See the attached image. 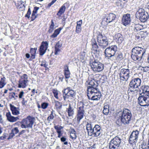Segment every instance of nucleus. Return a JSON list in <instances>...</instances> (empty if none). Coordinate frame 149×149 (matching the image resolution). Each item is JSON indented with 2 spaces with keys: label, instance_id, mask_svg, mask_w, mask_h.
<instances>
[{
  "label": "nucleus",
  "instance_id": "nucleus-1",
  "mask_svg": "<svg viewBox=\"0 0 149 149\" xmlns=\"http://www.w3.org/2000/svg\"><path fill=\"white\" fill-rule=\"evenodd\" d=\"M92 86H88L87 89V96L89 100H99L101 96V93L98 89Z\"/></svg>",
  "mask_w": 149,
  "mask_h": 149
},
{
  "label": "nucleus",
  "instance_id": "nucleus-2",
  "mask_svg": "<svg viewBox=\"0 0 149 149\" xmlns=\"http://www.w3.org/2000/svg\"><path fill=\"white\" fill-rule=\"evenodd\" d=\"M86 130L89 136L93 137L99 136L101 132V127L98 125H95L93 128L92 125L87 123L86 124Z\"/></svg>",
  "mask_w": 149,
  "mask_h": 149
},
{
  "label": "nucleus",
  "instance_id": "nucleus-3",
  "mask_svg": "<svg viewBox=\"0 0 149 149\" xmlns=\"http://www.w3.org/2000/svg\"><path fill=\"white\" fill-rule=\"evenodd\" d=\"M133 54L131 55L132 59L134 61L141 60L146 52V49L138 47H135L132 49Z\"/></svg>",
  "mask_w": 149,
  "mask_h": 149
},
{
  "label": "nucleus",
  "instance_id": "nucleus-4",
  "mask_svg": "<svg viewBox=\"0 0 149 149\" xmlns=\"http://www.w3.org/2000/svg\"><path fill=\"white\" fill-rule=\"evenodd\" d=\"M62 92L64 101H66L68 99V101L70 102L69 100L72 101L75 98L76 93L70 87L64 88L62 91Z\"/></svg>",
  "mask_w": 149,
  "mask_h": 149
},
{
  "label": "nucleus",
  "instance_id": "nucleus-5",
  "mask_svg": "<svg viewBox=\"0 0 149 149\" xmlns=\"http://www.w3.org/2000/svg\"><path fill=\"white\" fill-rule=\"evenodd\" d=\"M132 114L130 111L127 109H123L120 116L121 122L124 125L128 124L130 121Z\"/></svg>",
  "mask_w": 149,
  "mask_h": 149
},
{
  "label": "nucleus",
  "instance_id": "nucleus-6",
  "mask_svg": "<svg viewBox=\"0 0 149 149\" xmlns=\"http://www.w3.org/2000/svg\"><path fill=\"white\" fill-rule=\"evenodd\" d=\"M35 120L34 117L30 116H29L26 118H23L20 122L21 127L22 128H32Z\"/></svg>",
  "mask_w": 149,
  "mask_h": 149
},
{
  "label": "nucleus",
  "instance_id": "nucleus-7",
  "mask_svg": "<svg viewBox=\"0 0 149 149\" xmlns=\"http://www.w3.org/2000/svg\"><path fill=\"white\" fill-rule=\"evenodd\" d=\"M84 106V104L83 102L80 101L77 103L76 118H77V121L78 123H79L81 120L85 116Z\"/></svg>",
  "mask_w": 149,
  "mask_h": 149
},
{
  "label": "nucleus",
  "instance_id": "nucleus-8",
  "mask_svg": "<svg viewBox=\"0 0 149 149\" xmlns=\"http://www.w3.org/2000/svg\"><path fill=\"white\" fill-rule=\"evenodd\" d=\"M89 63L91 69L94 72H99L102 71L104 69V65L95 59L90 60Z\"/></svg>",
  "mask_w": 149,
  "mask_h": 149
},
{
  "label": "nucleus",
  "instance_id": "nucleus-9",
  "mask_svg": "<svg viewBox=\"0 0 149 149\" xmlns=\"http://www.w3.org/2000/svg\"><path fill=\"white\" fill-rule=\"evenodd\" d=\"M136 17L142 22H146L148 18V14L143 8L139 9L135 14Z\"/></svg>",
  "mask_w": 149,
  "mask_h": 149
},
{
  "label": "nucleus",
  "instance_id": "nucleus-10",
  "mask_svg": "<svg viewBox=\"0 0 149 149\" xmlns=\"http://www.w3.org/2000/svg\"><path fill=\"white\" fill-rule=\"evenodd\" d=\"M119 74L120 83L127 81L130 76V71L128 69H121Z\"/></svg>",
  "mask_w": 149,
  "mask_h": 149
},
{
  "label": "nucleus",
  "instance_id": "nucleus-11",
  "mask_svg": "<svg viewBox=\"0 0 149 149\" xmlns=\"http://www.w3.org/2000/svg\"><path fill=\"white\" fill-rule=\"evenodd\" d=\"M118 47L116 45L107 47L105 50L104 54L106 57L108 58L113 56L117 51Z\"/></svg>",
  "mask_w": 149,
  "mask_h": 149
},
{
  "label": "nucleus",
  "instance_id": "nucleus-12",
  "mask_svg": "<svg viewBox=\"0 0 149 149\" xmlns=\"http://www.w3.org/2000/svg\"><path fill=\"white\" fill-rule=\"evenodd\" d=\"M28 76L26 74L21 76L18 81V87L23 88H26L28 82Z\"/></svg>",
  "mask_w": 149,
  "mask_h": 149
},
{
  "label": "nucleus",
  "instance_id": "nucleus-13",
  "mask_svg": "<svg viewBox=\"0 0 149 149\" xmlns=\"http://www.w3.org/2000/svg\"><path fill=\"white\" fill-rule=\"evenodd\" d=\"M139 131L137 130L133 131L131 133L129 139V142L130 144L135 145L137 142Z\"/></svg>",
  "mask_w": 149,
  "mask_h": 149
},
{
  "label": "nucleus",
  "instance_id": "nucleus-14",
  "mask_svg": "<svg viewBox=\"0 0 149 149\" xmlns=\"http://www.w3.org/2000/svg\"><path fill=\"white\" fill-rule=\"evenodd\" d=\"M141 83V80L139 78H134L131 81L129 86L130 88H136L140 86Z\"/></svg>",
  "mask_w": 149,
  "mask_h": 149
},
{
  "label": "nucleus",
  "instance_id": "nucleus-15",
  "mask_svg": "<svg viewBox=\"0 0 149 149\" xmlns=\"http://www.w3.org/2000/svg\"><path fill=\"white\" fill-rule=\"evenodd\" d=\"M48 43L47 41H43L42 42L39 49L40 55H43L46 52L48 48Z\"/></svg>",
  "mask_w": 149,
  "mask_h": 149
},
{
  "label": "nucleus",
  "instance_id": "nucleus-16",
  "mask_svg": "<svg viewBox=\"0 0 149 149\" xmlns=\"http://www.w3.org/2000/svg\"><path fill=\"white\" fill-rule=\"evenodd\" d=\"M92 48L91 49L92 52L94 54L98 53L100 52L99 47L98 46L95 39L93 38L91 40Z\"/></svg>",
  "mask_w": 149,
  "mask_h": 149
},
{
  "label": "nucleus",
  "instance_id": "nucleus-17",
  "mask_svg": "<svg viewBox=\"0 0 149 149\" xmlns=\"http://www.w3.org/2000/svg\"><path fill=\"white\" fill-rule=\"evenodd\" d=\"M131 21L130 15L129 14L124 15L122 19V24L125 26H126L129 24Z\"/></svg>",
  "mask_w": 149,
  "mask_h": 149
},
{
  "label": "nucleus",
  "instance_id": "nucleus-18",
  "mask_svg": "<svg viewBox=\"0 0 149 149\" xmlns=\"http://www.w3.org/2000/svg\"><path fill=\"white\" fill-rule=\"evenodd\" d=\"M97 41L99 46L104 48L108 44V40L107 38L103 39V38H97Z\"/></svg>",
  "mask_w": 149,
  "mask_h": 149
},
{
  "label": "nucleus",
  "instance_id": "nucleus-19",
  "mask_svg": "<svg viewBox=\"0 0 149 149\" xmlns=\"http://www.w3.org/2000/svg\"><path fill=\"white\" fill-rule=\"evenodd\" d=\"M63 72L65 80L67 82H68V79L70 77L71 73L67 65H65Z\"/></svg>",
  "mask_w": 149,
  "mask_h": 149
},
{
  "label": "nucleus",
  "instance_id": "nucleus-20",
  "mask_svg": "<svg viewBox=\"0 0 149 149\" xmlns=\"http://www.w3.org/2000/svg\"><path fill=\"white\" fill-rule=\"evenodd\" d=\"M6 116L7 117V120L9 122H14L16 121L19 119L18 117H14L11 115L10 112L9 111L6 113Z\"/></svg>",
  "mask_w": 149,
  "mask_h": 149
},
{
  "label": "nucleus",
  "instance_id": "nucleus-21",
  "mask_svg": "<svg viewBox=\"0 0 149 149\" xmlns=\"http://www.w3.org/2000/svg\"><path fill=\"white\" fill-rule=\"evenodd\" d=\"M65 111L67 113L68 117H73L74 114V109L71 106L70 104L68 107L66 108Z\"/></svg>",
  "mask_w": 149,
  "mask_h": 149
},
{
  "label": "nucleus",
  "instance_id": "nucleus-22",
  "mask_svg": "<svg viewBox=\"0 0 149 149\" xmlns=\"http://www.w3.org/2000/svg\"><path fill=\"white\" fill-rule=\"evenodd\" d=\"M10 107L13 115L17 116L19 114V109L18 107H16L11 104H10Z\"/></svg>",
  "mask_w": 149,
  "mask_h": 149
},
{
  "label": "nucleus",
  "instance_id": "nucleus-23",
  "mask_svg": "<svg viewBox=\"0 0 149 149\" xmlns=\"http://www.w3.org/2000/svg\"><path fill=\"white\" fill-rule=\"evenodd\" d=\"M62 45V42L60 41H58L55 44L54 46L55 51L54 53L55 55L58 54V53L61 52Z\"/></svg>",
  "mask_w": 149,
  "mask_h": 149
},
{
  "label": "nucleus",
  "instance_id": "nucleus-24",
  "mask_svg": "<svg viewBox=\"0 0 149 149\" xmlns=\"http://www.w3.org/2000/svg\"><path fill=\"white\" fill-rule=\"evenodd\" d=\"M116 16L113 13H111L109 14L106 18V22L108 23L114 21L115 22Z\"/></svg>",
  "mask_w": 149,
  "mask_h": 149
},
{
  "label": "nucleus",
  "instance_id": "nucleus-25",
  "mask_svg": "<svg viewBox=\"0 0 149 149\" xmlns=\"http://www.w3.org/2000/svg\"><path fill=\"white\" fill-rule=\"evenodd\" d=\"M54 128L56 130V132L58 134L57 137L60 138L63 135V133L62 132L61 129L63 128V127L61 126L56 125L54 126Z\"/></svg>",
  "mask_w": 149,
  "mask_h": 149
},
{
  "label": "nucleus",
  "instance_id": "nucleus-26",
  "mask_svg": "<svg viewBox=\"0 0 149 149\" xmlns=\"http://www.w3.org/2000/svg\"><path fill=\"white\" fill-rule=\"evenodd\" d=\"M142 90L143 95H149V86H148L142 85L141 88Z\"/></svg>",
  "mask_w": 149,
  "mask_h": 149
},
{
  "label": "nucleus",
  "instance_id": "nucleus-27",
  "mask_svg": "<svg viewBox=\"0 0 149 149\" xmlns=\"http://www.w3.org/2000/svg\"><path fill=\"white\" fill-rule=\"evenodd\" d=\"M110 142L116 144V145L120 146L121 142V139L118 136H116L112 139Z\"/></svg>",
  "mask_w": 149,
  "mask_h": 149
},
{
  "label": "nucleus",
  "instance_id": "nucleus-28",
  "mask_svg": "<svg viewBox=\"0 0 149 149\" xmlns=\"http://www.w3.org/2000/svg\"><path fill=\"white\" fill-rule=\"evenodd\" d=\"M54 105L55 108L56 110L58 111V112L59 111V110L60 111V110L62 108V103L58 101L54 100Z\"/></svg>",
  "mask_w": 149,
  "mask_h": 149
},
{
  "label": "nucleus",
  "instance_id": "nucleus-29",
  "mask_svg": "<svg viewBox=\"0 0 149 149\" xmlns=\"http://www.w3.org/2000/svg\"><path fill=\"white\" fill-rule=\"evenodd\" d=\"M70 137L72 140H75L77 137L76 132L74 129L73 128H71L70 132Z\"/></svg>",
  "mask_w": 149,
  "mask_h": 149
},
{
  "label": "nucleus",
  "instance_id": "nucleus-30",
  "mask_svg": "<svg viewBox=\"0 0 149 149\" xmlns=\"http://www.w3.org/2000/svg\"><path fill=\"white\" fill-rule=\"evenodd\" d=\"M37 50V48H31L30 53L31 55V60H33L35 58V55Z\"/></svg>",
  "mask_w": 149,
  "mask_h": 149
},
{
  "label": "nucleus",
  "instance_id": "nucleus-31",
  "mask_svg": "<svg viewBox=\"0 0 149 149\" xmlns=\"http://www.w3.org/2000/svg\"><path fill=\"white\" fill-rule=\"evenodd\" d=\"M139 147V149H149V138L148 139L147 145H146V143L143 142Z\"/></svg>",
  "mask_w": 149,
  "mask_h": 149
},
{
  "label": "nucleus",
  "instance_id": "nucleus-32",
  "mask_svg": "<svg viewBox=\"0 0 149 149\" xmlns=\"http://www.w3.org/2000/svg\"><path fill=\"white\" fill-rule=\"evenodd\" d=\"M6 84V78L4 76L1 78L0 80V88H3Z\"/></svg>",
  "mask_w": 149,
  "mask_h": 149
},
{
  "label": "nucleus",
  "instance_id": "nucleus-33",
  "mask_svg": "<svg viewBox=\"0 0 149 149\" xmlns=\"http://www.w3.org/2000/svg\"><path fill=\"white\" fill-rule=\"evenodd\" d=\"M62 29V28L60 27L55 30L53 34L51 35V37H56L59 34Z\"/></svg>",
  "mask_w": 149,
  "mask_h": 149
},
{
  "label": "nucleus",
  "instance_id": "nucleus-34",
  "mask_svg": "<svg viewBox=\"0 0 149 149\" xmlns=\"http://www.w3.org/2000/svg\"><path fill=\"white\" fill-rule=\"evenodd\" d=\"M109 111V106L107 104L104 106L103 113L104 115H107Z\"/></svg>",
  "mask_w": 149,
  "mask_h": 149
},
{
  "label": "nucleus",
  "instance_id": "nucleus-35",
  "mask_svg": "<svg viewBox=\"0 0 149 149\" xmlns=\"http://www.w3.org/2000/svg\"><path fill=\"white\" fill-rule=\"evenodd\" d=\"M123 59V54L121 52H119L117 53L116 57V60L117 61H120Z\"/></svg>",
  "mask_w": 149,
  "mask_h": 149
},
{
  "label": "nucleus",
  "instance_id": "nucleus-36",
  "mask_svg": "<svg viewBox=\"0 0 149 149\" xmlns=\"http://www.w3.org/2000/svg\"><path fill=\"white\" fill-rule=\"evenodd\" d=\"M52 91L54 94V97L57 100H61V99H60L58 97V94L59 91L56 89H52Z\"/></svg>",
  "mask_w": 149,
  "mask_h": 149
},
{
  "label": "nucleus",
  "instance_id": "nucleus-37",
  "mask_svg": "<svg viewBox=\"0 0 149 149\" xmlns=\"http://www.w3.org/2000/svg\"><path fill=\"white\" fill-rule=\"evenodd\" d=\"M19 132V130L18 129V128L17 127H15L13 129L11 130V132L10 133V136L12 137H13L15 134H16L18 133Z\"/></svg>",
  "mask_w": 149,
  "mask_h": 149
},
{
  "label": "nucleus",
  "instance_id": "nucleus-38",
  "mask_svg": "<svg viewBox=\"0 0 149 149\" xmlns=\"http://www.w3.org/2000/svg\"><path fill=\"white\" fill-rule=\"evenodd\" d=\"M120 146L110 142L109 143V148L110 149H119Z\"/></svg>",
  "mask_w": 149,
  "mask_h": 149
},
{
  "label": "nucleus",
  "instance_id": "nucleus-39",
  "mask_svg": "<svg viewBox=\"0 0 149 149\" xmlns=\"http://www.w3.org/2000/svg\"><path fill=\"white\" fill-rule=\"evenodd\" d=\"M18 97L17 95H16L15 93L14 92H11L9 93L8 98L10 99H14V100H15Z\"/></svg>",
  "mask_w": 149,
  "mask_h": 149
},
{
  "label": "nucleus",
  "instance_id": "nucleus-40",
  "mask_svg": "<svg viewBox=\"0 0 149 149\" xmlns=\"http://www.w3.org/2000/svg\"><path fill=\"white\" fill-rule=\"evenodd\" d=\"M66 8L64 7L63 6L60 8L58 11L57 15L59 16H61L65 11Z\"/></svg>",
  "mask_w": 149,
  "mask_h": 149
},
{
  "label": "nucleus",
  "instance_id": "nucleus-41",
  "mask_svg": "<svg viewBox=\"0 0 149 149\" xmlns=\"http://www.w3.org/2000/svg\"><path fill=\"white\" fill-rule=\"evenodd\" d=\"M51 22V24L49 26V29L48 30V32L49 33L52 32L55 29V25L54 22H53V20H52Z\"/></svg>",
  "mask_w": 149,
  "mask_h": 149
},
{
  "label": "nucleus",
  "instance_id": "nucleus-42",
  "mask_svg": "<svg viewBox=\"0 0 149 149\" xmlns=\"http://www.w3.org/2000/svg\"><path fill=\"white\" fill-rule=\"evenodd\" d=\"M106 77L104 75H101L99 80V82L101 84L104 83L106 80Z\"/></svg>",
  "mask_w": 149,
  "mask_h": 149
},
{
  "label": "nucleus",
  "instance_id": "nucleus-43",
  "mask_svg": "<svg viewBox=\"0 0 149 149\" xmlns=\"http://www.w3.org/2000/svg\"><path fill=\"white\" fill-rule=\"evenodd\" d=\"M101 76V75L99 74H95L93 77L94 80L97 81H99Z\"/></svg>",
  "mask_w": 149,
  "mask_h": 149
},
{
  "label": "nucleus",
  "instance_id": "nucleus-44",
  "mask_svg": "<svg viewBox=\"0 0 149 149\" xmlns=\"http://www.w3.org/2000/svg\"><path fill=\"white\" fill-rule=\"evenodd\" d=\"M40 65L41 66L44 67L45 68V69L46 70L49 69V68L47 67L48 65L47 64V62L45 61V60L42 61Z\"/></svg>",
  "mask_w": 149,
  "mask_h": 149
},
{
  "label": "nucleus",
  "instance_id": "nucleus-45",
  "mask_svg": "<svg viewBox=\"0 0 149 149\" xmlns=\"http://www.w3.org/2000/svg\"><path fill=\"white\" fill-rule=\"evenodd\" d=\"M54 110H52L51 112V113L50 115L47 118V120L48 121H50L51 120L53 119L54 116L53 115L54 112Z\"/></svg>",
  "mask_w": 149,
  "mask_h": 149
},
{
  "label": "nucleus",
  "instance_id": "nucleus-46",
  "mask_svg": "<svg viewBox=\"0 0 149 149\" xmlns=\"http://www.w3.org/2000/svg\"><path fill=\"white\" fill-rule=\"evenodd\" d=\"M81 26H80V25L79 24V25H77L76 26V31L77 33H79L81 29Z\"/></svg>",
  "mask_w": 149,
  "mask_h": 149
},
{
  "label": "nucleus",
  "instance_id": "nucleus-47",
  "mask_svg": "<svg viewBox=\"0 0 149 149\" xmlns=\"http://www.w3.org/2000/svg\"><path fill=\"white\" fill-rule=\"evenodd\" d=\"M67 139L65 136H63L61 138V141L62 142H64V145H67L68 142L67 141H66Z\"/></svg>",
  "mask_w": 149,
  "mask_h": 149
},
{
  "label": "nucleus",
  "instance_id": "nucleus-48",
  "mask_svg": "<svg viewBox=\"0 0 149 149\" xmlns=\"http://www.w3.org/2000/svg\"><path fill=\"white\" fill-rule=\"evenodd\" d=\"M31 13V9L30 8H29L27 13L25 15V17L29 18L30 17V15Z\"/></svg>",
  "mask_w": 149,
  "mask_h": 149
},
{
  "label": "nucleus",
  "instance_id": "nucleus-49",
  "mask_svg": "<svg viewBox=\"0 0 149 149\" xmlns=\"http://www.w3.org/2000/svg\"><path fill=\"white\" fill-rule=\"evenodd\" d=\"M48 105V104L46 102H43L41 104V106L42 109H46Z\"/></svg>",
  "mask_w": 149,
  "mask_h": 149
},
{
  "label": "nucleus",
  "instance_id": "nucleus-50",
  "mask_svg": "<svg viewBox=\"0 0 149 149\" xmlns=\"http://www.w3.org/2000/svg\"><path fill=\"white\" fill-rule=\"evenodd\" d=\"M36 13H32L31 15V21H33L37 17V16L36 15Z\"/></svg>",
  "mask_w": 149,
  "mask_h": 149
},
{
  "label": "nucleus",
  "instance_id": "nucleus-51",
  "mask_svg": "<svg viewBox=\"0 0 149 149\" xmlns=\"http://www.w3.org/2000/svg\"><path fill=\"white\" fill-rule=\"evenodd\" d=\"M24 92L22 91H20L18 95V97L19 99L22 98V97L24 95Z\"/></svg>",
  "mask_w": 149,
  "mask_h": 149
},
{
  "label": "nucleus",
  "instance_id": "nucleus-52",
  "mask_svg": "<svg viewBox=\"0 0 149 149\" xmlns=\"http://www.w3.org/2000/svg\"><path fill=\"white\" fill-rule=\"evenodd\" d=\"M123 40V38H118L117 40V42L118 44L121 43Z\"/></svg>",
  "mask_w": 149,
  "mask_h": 149
},
{
  "label": "nucleus",
  "instance_id": "nucleus-53",
  "mask_svg": "<svg viewBox=\"0 0 149 149\" xmlns=\"http://www.w3.org/2000/svg\"><path fill=\"white\" fill-rule=\"evenodd\" d=\"M22 99V100L21 102L22 104L23 105H26V104L27 103V101L25 100L24 98H23Z\"/></svg>",
  "mask_w": 149,
  "mask_h": 149
},
{
  "label": "nucleus",
  "instance_id": "nucleus-54",
  "mask_svg": "<svg viewBox=\"0 0 149 149\" xmlns=\"http://www.w3.org/2000/svg\"><path fill=\"white\" fill-rule=\"evenodd\" d=\"M39 9V8L37 6L34 7V8L33 10V11L32 13H34L36 14L37 13V11Z\"/></svg>",
  "mask_w": 149,
  "mask_h": 149
},
{
  "label": "nucleus",
  "instance_id": "nucleus-55",
  "mask_svg": "<svg viewBox=\"0 0 149 149\" xmlns=\"http://www.w3.org/2000/svg\"><path fill=\"white\" fill-rule=\"evenodd\" d=\"M17 6L18 7H19V6H21L23 4V3H24V2L22 1L21 0H20L19 1H17Z\"/></svg>",
  "mask_w": 149,
  "mask_h": 149
},
{
  "label": "nucleus",
  "instance_id": "nucleus-56",
  "mask_svg": "<svg viewBox=\"0 0 149 149\" xmlns=\"http://www.w3.org/2000/svg\"><path fill=\"white\" fill-rule=\"evenodd\" d=\"M95 34L96 35V37H102V34L100 33L99 32H97L95 33Z\"/></svg>",
  "mask_w": 149,
  "mask_h": 149
},
{
  "label": "nucleus",
  "instance_id": "nucleus-57",
  "mask_svg": "<svg viewBox=\"0 0 149 149\" xmlns=\"http://www.w3.org/2000/svg\"><path fill=\"white\" fill-rule=\"evenodd\" d=\"M18 7L20 10H24L25 8V7L24 4L21 6H19V7Z\"/></svg>",
  "mask_w": 149,
  "mask_h": 149
},
{
  "label": "nucleus",
  "instance_id": "nucleus-58",
  "mask_svg": "<svg viewBox=\"0 0 149 149\" xmlns=\"http://www.w3.org/2000/svg\"><path fill=\"white\" fill-rule=\"evenodd\" d=\"M132 94L135 93V95H136L137 93L138 92V90H135L134 91L130 90Z\"/></svg>",
  "mask_w": 149,
  "mask_h": 149
},
{
  "label": "nucleus",
  "instance_id": "nucleus-59",
  "mask_svg": "<svg viewBox=\"0 0 149 149\" xmlns=\"http://www.w3.org/2000/svg\"><path fill=\"white\" fill-rule=\"evenodd\" d=\"M63 6L65 8H66V7L68 8L69 6V5L68 3L66 2L64 3Z\"/></svg>",
  "mask_w": 149,
  "mask_h": 149
},
{
  "label": "nucleus",
  "instance_id": "nucleus-60",
  "mask_svg": "<svg viewBox=\"0 0 149 149\" xmlns=\"http://www.w3.org/2000/svg\"><path fill=\"white\" fill-rule=\"evenodd\" d=\"M26 131L25 130H22L19 133L18 136H20V135L22 134L23 133H24Z\"/></svg>",
  "mask_w": 149,
  "mask_h": 149
},
{
  "label": "nucleus",
  "instance_id": "nucleus-61",
  "mask_svg": "<svg viewBox=\"0 0 149 149\" xmlns=\"http://www.w3.org/2000/svg\"><path fill=\"white\" fill-rule=\"evenodd\" d=\"M64 76L63 75H61L59 77V79L60 81H63V80L64 79Z\"/></svg>",
  "mask_w": 149,
  "mask_h": 149
},
{
  "label": "nucleus",
  "instance_id": "nucleus-62",
  "mask_svg": "<svg viewBox=\"0 0 149 149\" xmlns=\"http://www.w3.org/2000/svg\"><path fill=\"white\" fill-rule=\"evenodd\" d=\"M122 36V35L120 33L116 34L115 35V37H121Z\"/></svg>",
  "mask_w": 149,
  "mask_h": 149
},
{
  "label": "nucleus",
  "instance_id": "nucleus-63",
  "mask_svg": "<svg viewBox=\"0 0 149 149\" xmlns=\"http://www.w3.org/2000/svg\"><path fill=\"white\" fill-rule=\"evenodd\" d=\"M82 20H80L79 21H77V25H79V24L80 25V26H81V24H82Z\"/></svg>",
  "mask_w": 149,
  "mask_h": 149
},
{
  "label": "nucleus",
  "instance_id": "nucleus-64",
  "mask_svg": "<svg viewBox=\"0 0 149 149\" xmlns=\"http://www.w3.org/2000/svg\"><path fill=\"white\" fill-rule=\"evenodd\" d=\"M31 92L32 93V94L31 95V96L34 95L35 93H37V91L35 92V89H33L32 91Z\"/></svg>",
  "mask_w": 149,
  "mask_h": 149
}]
</instances>
